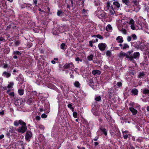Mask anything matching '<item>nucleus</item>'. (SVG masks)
Here are the masks:
<instances>
[{
  "label": "nucleus",
  "instance_id": "603ef678",
  "mask_svg": "<svg viewBox=\"0 0 149 149\" xmlns=\"http://www.w3.org/2000/svg\"><path fill=\"white\" fill-rule=\"evenodd\" d=\"M95 5L96 6H98L100 4L99 2L97 1H95Z\"/></svg>",
  "mask_w": 149,
  "mask_h": 149
},
{
  "label": "nucleus",
  "instance_id": "f257e3e1",
  "mask_svg": "<svg viewBox=\"0 0 149 149\" xmlns=\"http://www.w3.org/2000/svg\"><path fill=\"white\" fill-rule=\"evenodd\" d=\"M95 13L99 18H102L105 16L104 13L102 10H97L95 12Z\"/></svg>",
  "mask_w": 149,
  "mask_h": 149
},
{
  "label": "nucleus",
  "instance_id": "6e6d98bb",
  "mask_svg": "<svg viewBox=\"0 0 149 149\" xmlns=\"http://www.w3.org/2000/svg\"><path fill=\"white\" fill-rule=\"evenodd\" d=\"M129 132L128 131H125L122 132V133L123 134H127Z\"/></svg>",
  "mask_w": 149,
  "mask_h": 149
},
{
  "label": "nucleus",
  "instance_id": "58836bf2",
  "mask_svg": "<svg viewBox=\"0 0 149 149\" xmlns=\"http://www.w3.org/2000/svg\"><path fill=\"white\" fill-rule=\"evenodd\" d=\"M47 115L45 114V113H43L41 115V117L43 118H47Z\"/></svg>",
  "mask_w": 149,
  "mask_h": 149
},
{
  "label": "nucleus",
  "instance_id": "f8f14e48",
  "mask_svg": "<svg viewBox=\"0 0 149 149\" xmlns=\"http://www.w3.org/2000/svg\"><path fill=\"white\" fill-rule=\"evenodd\" d=\"M116 40L117 42L119 43H122L123 42V38L121 36H118L116 38Z\"/></svg>",
  "mask_w": 149,
  "mask_h": 149
},
{
  "label": "nucleus",
  "instance_id": "0e129e2a",
  "mask_svg": "<svg viewBox=\"0 0 149 149\" xmlns=\"http://www.w3.org/2000/svg\"><path fill=\"white\" fill-rule=\"evenodd\" d=\"M8 66L7 64H5L3 65V68H6Z\"/></svg>",
  "mask_w": 149,
  "mask_h": 149
},
{
  "label": "nucleus",
  "instance_id": "6e6552de",
  "mask_svg": "<svg viewBox=\"0 0 149 149\" xmlns=\"http://www.w3.org/2000/svg\"><path fill=\"white\" fill-rule=\"evenodd\" d=\"M146 47V45L144 43H141L139 45L137 46L136 48L141 50H143Z\"/></svg>",
  "mask_w": 149,
  "mask_h": 149
},
{
  "label": "nucleus",
  "instance_id": "9b49d317",
  "mask_svg": "<svg viewBox=\"0 0 149 149\" xmlns=\"http://www.w3.org/2000/svg\"><path fill=\"white\" fill-rule=\"evenodd\" d=\"M129 110L133 115H136L137 113V111L132 107H129Z\"/></svg>",
  "mask_w": 149,
  "mask_h": 149
},
{
  "label": "nucleus",
  "instance_id": "ddd939ff",
  "mask_svg": "<svg viewBox=\"0 0 149 149\" xmlns=\"http://www.w3.org/2000/svg\"><path fill=\"white\" fill-rule=\"evenodd\" d=\"M92 74L95 75H99L100 74L101 72L100 71L98 70H94L92 71Z\"/></svg>",
  "mask_w": 149,
  "mask_h": 149
},
{
  "label": "nucleus",
  "instance_id": "72a5a7b5",
  "mask_svg": "<svg viewBox=\"0 0 149 149\" xmlns=\"http://www.w3.org/2000/svg\"><path fill=\"white\" fill-rule=\"evenodd\" d=\"M121 31H122V33L123 34H126L127 33L125 29L123 28L122 29Z\"/></svg>",
  "mask_w": 149,
  "mask_h": 149
},
{
  "label": "nucleus",
  "instance_id": "09e8293b",
  "mask_svg": "<svg viewBox=\"0 0 149 149\" xmlns=\"http://www.w3.org/2000/svg\"><path fill=\"white\" fill-rule=\"evenodd\" d=\"M20 44V42L18 41H16L15 42V44L16 46H18Z\"/></svg>",
  "mask_w": 149,
  "mask_h": 149
},
{
  "label": "nucleus",
  "instance_id": "39448f33",
  "mask_svg": "<svg viewBox=\"0 0 149 149\" xmlns=\"http://www.w3.org/2000/svg\"><path fill=\"white\" fill-rule=\"evenodd\" d=\"M27 127L26 125H22L17 129V131L18 132L23 133L26 130Z\"/></svg>",
  "mask_w": 149,
  "mask_h": 149
},
{
  "label": "nucleus",
  "instance_id": "864d4df0",
  "mask_svg": "<svg viewBox=\"0 0 149 149\" xmlns=\"http://www.w3.org/2000/svg\"><path fill=\"white\" fill-rule=\"evenodd\" d=\"M39 127L41 129H42V130L44 129L45 127L44 126L42 125H40L39 126Z\"/></svg>",
  "mask_w": 149,
  "mask_h": 149
},
{
  "label": "nucleus",
  "instance_id": "4be33fe9",
  "mask_svg": "<svg viewBox=\"0 0 149 149\" xmlns=\"http://www.w3.org/2000/svg\"><path fill=\"white\" fill-rule=\"evenodd\" d=\"M100 130L106 136L107 135V131L104 128H100Z\"/></svg>",
  "mask_w": 149,
  "mask_h": 149
},
{
  "label": "nucleus",
  "instance_id": "7ed1b4c3",
  "mask_svg": "<svg viewBox=\"0 0 149 149\" xmlns=\"http://www.w3.org/2000/svg\"><path fill=\"white\" fill-rule=\"evenodd\" d=\"M128 23L129 24L131 25L130 27L132 30H137L139 29L138 27L134 26V21L132 19H130Z\"/></svg>",
  "mask_w": 149,
  "mask_h": 149
},
{
  "label": "nucleus",
  "instance_id": "bb28decb",
  "mask_svg": "<svg viewBox=\"0 0 149 149\" xmlns=\"http://www.w3.org/2000/svg\"><path fill=\"white\" fill-rule=\"evenodd\" d=\"M74 86L77 87H80V84L78 81H76L74 83Z\"/></svg>",
  "mask_w": 149,
  "mask_h": 149
},
{
  "label": "nucleus",
  "instance_id": "5fc2aeb1",
  "mask_svg": "<svg viewBox=\"0 0 149 149\" xmlns=\"http://www.w3.org/2000/svg\"><path fill=\"white\" fill-rule=\"evenodd\" d=\"M107 119L108 121H109L111 119V117L110 116H108V118H107Z\"/></svg>",
  "mask_w": 149,
  "mask_h": 149
},
{
  "label": "nucleus",
  "instance_id": "37998d69",
  "mask_svg": "<svg viewBox=\"0 0 149 149\" xmlns=\"http://www.w3.org/2000/svg\"><path fill=\"white\" fill-rule=\"evenodd\" d=\"M32 102V100L31 99H29L28 100L27 102L28 104H30Z\"/></svg>",
  "mask_w": 149,
  "mask_h": 149
},
{
  "label": "nucleus",
  "instance_id": "b1692460",
  "mask_svg": "<svg viewBox=\"0 0 149 149\" xmlns=\"http://www.w3.org/2000/svg\"><path fill=\"white\" fill-rule=\"evenodd\" d=\"M13 54L14 55L20 56L21 54V53L19 51H14L13 52Z\"/></svg>",
  "mask_w": 149,
  "mask_h": 149
},
{
  "label": "nucleus",
  "instance_id": "338daca9",
  "mask_svg": "<svg viewBox=\"0 0 149 149\" xmlns=\"http://www.w3.org/2000/svg\"><path fill=\"white\" fill-rule=\"evenodd\" d=\"M129 149H135V148L132 146H130Z\"/></svg>",
  "mask_w": 149,
  "mask_h": 149
},
{
  "label": "nucleus",
  "instance_id": "dca6fc26",
  "mask_svg": "<svg viewBox=\"0 0 149 149\" xmlns=\"http://www.w3.org/2000/svg\"><path fill=\"white\" fill-rule=\"evenodd\" d=\"M145 74L144 72H139L138 77L139 78H143V77L145 76Z\"/></svg>",
  "mask_w": 149,
  "mask_h": 149
},
{
  "label": "nucleus",
  "instance_id": "423d86ee",
  "mask_svg": "<svg viewBox=\"0 0 149 149\" xmlns=\"http://www.w3.org/2000/svg\"><path fill=\"white\" fill-rule=\"evenodd\" d=\"M63 68L65 69L68 68H71L73 69L74 68V66L72 63H66L63 66Z\"/></svg>",
  "mask_w": 149,
  "mask_h": 149
},
{
  "label": "nucleus",
  "instance_id": "ea45409f",
  "mask_svg": "<svg viewBox=\"0 0 149 149\" xmlns=\"http://www.w3.org/2000/svg\"><path fill=\"white\" fill-rule=\"evenodd\" d=\"M127 40L128 42H130L132 40V37L131 36H128L127 37Z\"/></svg>",
  "mask_w": 149,
  "mask_h": 149
},
{
  "label": "nucleus",
  "instance_id": "680f3d73",
  "mask_svg": "<svg viewBox=\"0 0 149 149\" xmlns=\"http://www.w3.org/2000/svg\"><path fill=\"white\" fill-rule=\"evenodd\" d=\"M33 1L34 3L36 5V4H37V0H33Z\"/></svg>",
  "mask_w": 149,
  "mask_h": 149
},
{
  "label": "nucleus",
  "instance_id": "c756f323",
  "mask_svg": "<svg viewBox=\"0 0 149 149\" xmlns=\"http://www.w3.org/2000/svg\"><path fill=\"white\" fill-rule=\"evenodd\" d=\"M133 3L134 4L135 6H139V2L137 0H134L133 1Z\"/></svg>",
  "mask_w": 149,
  "mask_h": 149
},
{
  "label": "nucleus",
  "instance_id": "e2e57ef3",
  "mask_svg": "<svg viewBox=\"0 0 149 149\" xmlns=\"http://www.w3.org/2000/svg\"><path fill=\"white\" fill-rule=\"evenodd\" d=\"M94 145L95 146H96L98 145V143L97 142H95Z\"/></svg>",
  "mask_w": 149,
  "mask_h": 149
},
{
  "label": "nucleus",
  "instance_id": "473e14b6",
  "mask_svg": "<svg viewBox=\"0 0 149 149\" xmlns=\"http://www.w3.org/2000/svg\"><path fill=\"white\" fill-rule=\"evenodd\" d=\"M68 107L70 108L72 111H74V108L72 107V105L71 104H69L68 105Z\"/></svg>",
  "mask_w": 149,
  "mask_h": 149
},
{
  "label": "nucleus",
  "instance_id": "de8ad7c7",
  "mask_svg": "<svg viewBox=\"0 0 149 149\" xmlns=\"http://www.w3.org/2000/svg\"><path fill=\"white\" fill-rule=\"evenodd\" d=\"M147 110L148 112V113L147 114V116L149 118V107L148 106L147 107Z\"/></svg>",
  "mask_w": 149,
  "mask_h": 149
},
{
  "label": "nucleus",
  "instance_id": "052dcab7",
  "mask_svg": "<svg viewBox=\"0 0 149 149\" xmlns=\"http://www.w3.org/2000/svg\"><path fill=\"white\" fill-rule=\"evenodd\" d=\"M4 137V135L3 134L0 135V139H2Z\"/></svg>",
  "mask_w": 149,
  "mask_h": 149
},
{
  "label": "nucleus",
  "instance_id": "a18cd8bd",
  "mask_svg": "<svg viewBox=\"0 0 149 149\" xmlns=\"http://www.w3.org/2000/svg\"><path fill=\"white\" fill-rule=\"evenodd\" d=\"M8 94L10 96L14 97V93L13 92L9 93Z\"/></svg>",
  "mask_w": 149,
  "mask_h": 149
},
{
  "label": "nucleus",
  "instance_id": "c9c22d12",
  "mask_svg": "<svg viewBox=\"0 0 149 149\" xmlns=\"http://www.w3.org/2000/svg\"><path fill=\"white\" fill-rule=\"evenodd\" d=\"M95 99L96 101H99L101 100V97L100 96L97 97L95 98Z\"/></svg>",
  "mask_w": 149,
  "mask_h": 149
},
{
  "label": "nucleus",
  "instance_id": "2eb2a0df",
  "mask_svg": "<svg viewBox=\"0 0 149 149\" xmlns=\"http://www.w3.org/2000/svg\"><path fill=\"white\" fill-rule=\"evenodd\" d=\"M107 6V7L108 9H111L113 10V8L112 6L110 3L109 1H108L106 3Z\"/></svg>",
  "mask_w": 149,
  "mask_h": 149
},
{
  "label": "nucleus",
  "instance_id": "412c9836",
  "mask_svg": "<svg viewBox=\"0 0 149 149\" xmlns=\"http://www.w3.org/2000/svg\"><path fill=\"white\" fill-rule=\"evenodd\" d=\"M9 84L8 85L7 87L8 88H12L14 85V83L13 82H9Z\"/></svg>",
  "mask_w": 149,
  "mask_h": 149
},
{
  "label": "nucleus",
  "instance_id": "13d9d810",
  "mask_svg": "<svg viewBox=\"0 0 149 149\" xmlns=\"http://www.w3.org/2000/svg\"><path fill=\"white\" fill-rule=\"evenodd\" d=\"M133 52L132 51H128L127 52V54L129 56V55L132 52Z\"/></svg>",
  "mask_w": 149,
  "mask_h": 149
},
{
  "label": "nucleus",
  "instance_id": "a19ab883",
  "mask_svg": "<svg viewBox=\"0 0 149 149\" xmlns=\"http://www.w3.org/2000/svg\"><path fill=\"white\" fill-rule=\"evenodd\" d=\"M14 125L15 126H17L19 125V122H18L17 121H15L14 122Z\"/></svg>",
  "mask_w": 149,
  "mask_h": 149
},
{
  "label": "nucleus",
  "instance_id": "6ab92c4d",
  "mask_svg": "<svg viewBox=\"0 0 149 149\" xmlns=\"http://www.w3.org/2000/svg\"><path fill=\"white\" fill-rule=\"evenodd\" d=\"M113 5L116 6L117 8H119L120 7V4L117 1H115L113 2Z\"/></svg>",
  "mask_w": 149,
  "mask_h": 149
},
{
  "label": "nucleus",
  "instance_id": "774afa93",
  "mask_svg": "<svg viewBox=\"0 0 149 149\" xmlns=\"http://www.w3.org/2000/svg\"><path fill=\"white\" fill-rule=\"evenodd\" d=\"M98 139V137H96L95 138H94L93 139V140L95 141H96Z\"/></svg>",
  "mask_w": 149,
  "mask_h": 149
},
{
  "label": "nucleus",
  "instance_id": "1a4fd4ad",
  "mask_svg": "<svg viewBox=\"0 0 149 149\" xmlns=\"http://www.w3.org/2000/svg\"><path fill=\"white\" fill-rule=\"evenodd\" d=\"M140 54L138 52H136L134 53L133 56H132L133 57V59L134 58L136 59H138L139 56ZM131 61H134V60L133 59V60H131Z\"/></svg>",
  "mask_w": 149,
  "mask_h": 149
},
{
  "label": "nucleus",
  "instance_id": "49530a36",
  "mask_svg": "<svg viewBox=\"0 0 149 149\" xmlns=\"http://www.w3.org/2000/svg\"><path fill=\"white\" fill-rule=\"evenodd\" d=\"M82 13H83L86 15L87 14V10H85L84 9H83L82 10Z\"/></svg>",
  "mask_w": 149,
  "mask_h": 149
},
{
  "label": "nucleus",
  "instance_id": "4468645a",
  "mask_svg": "<svg viewBox=\"0 0 149 149\" xmlns=\"http://www.w3.org/2000/svg\"><path fill=\"white\" fill-rule=\"evenodd\" d=\"M138 91L136 88L132 89L131 91V92L134 95H137L138 94Z\"/></svg>",
  "mask_w": 149,
  "mask_h": 149
},
{
  "label": "nucleus",
  "instance_id": "aec40b11",
  "mask_svg": "<svg viewBox=\"0 0 149 149\" xmlns=\"http://www.w3.org/2000/svg\"><path fill=\"white\" fill-rule=\"evenodd\" d=\"M67 46L64 43H62L61 45V48L62 49H65L67 48Z\"/></svg>",
  "mask_w": 149,
  "mask_h": 149
},
{
  "label": "nucleus",
  "instance_id": "f03ea898",
  "mask_svg": "<svg viewBox=\"0 0 149 149\" xmlns=\"http://www.w3.org/2000/svg\"><path fill=\"white\" fill-rule=\"evenodd\" d=\"M119 57L120 58H123L125 56L126 58H129L130 60H133V57L132 56H130L129 55L124 52H121L119 54Z\"/></svg>",
  "mask_w": 149,
  "mask_h": 149
},
{
  "label": "nucleus",
  "instance_id": "4c0bfd02",
  "mask_svg": "<svg viewBox=\"0 0 149 149\" xmlns=\"http://www.w3.org/2000/svg\"><path fill=\"white\" fill-rule=\"evenodd\" d=\"M73 115L74 118H77V113L76 112H73Z\"/></svg>",
  "mask_w": 149,
  "mask_h": 149
},
{
  "label": "nucleus",
  "instance_id": "c03bdc74",
  "mask_svg": "<svg viewBox=\"0 0 149 149\" xmlns=\"http://www.w3.org/2000/svg\"><path fill=\"white\" fill-rule=\"evenodd\" d=\"M123 137L125 139H127L128 137V135L127 134H123Z\"/></svg>",
  "mask_w": 149,
  "mask_h": 149
},
{
  "label": "nucleus",
  "instance_id": "c85d7f7f",
  "mask_svg": "<svg viewBox=\"0 0 149 149\" xmlns=\"http://www.w3.org/2000/svg\"><path fill=\"white\" fill-rule=\"evenodd\" d=\"M122 1L126 5H127L130 3L129 0H122Z\"/></svg>",
  "mask_w": 149,
  "mask_h": 149
},
{
  "label": "nucleus",
  "instance_id": "f3484780",
  "mask_svg": "<svg viewBox=\"0 0 149 149\" xmlns=\"http://www.w3.org/2000/svg\"><path fill=\"white\" fill-rule=\"evenodd\" d=\"M129 46L127 44L125 43L123 45V47H121V49L124 50L127 48H129Z\"/></svg>",
  "mask_w": 149,
  "mask_h": 149
},
{
  "label": "nucleus",
  "instance_id": "a878e982",
  "mask_svg": "<svg viewBox=\"0 0 149 149\" xmlns=\"http://www.w3.org/2000/svg\"><path fill=\"white\" fill-rule=\"evenodd\" d=\"M18 92L20 95H22L24 94V91L22 89H19Z\"/></svg>",
  "mask_w": 149,
  "mask_h": 149
},
{
  "label": "nucleus",
  "instance_id": "7c9ffc66",
  "mask_svg": "<svg viewBox=\"0 0 149 149\" xmlns=\"http://www.w3.org/2000/svg\"><path fill=\"white\" fill-rule=\"evenodd\" d=\"M132 38L133 40H136L137 39V37L135 34H133L131 35Z\"/></svg>",
  "mask_w": 149,
  "mask_h": 149
},
{
  "label": "nucleus",
  "instance_id": "8fccbe9b",
  "mask_svg": "<svg viewBox=\"0 0 149 149\" xmlns=\"http://www.w3.org/2000/svg\"><path fill=\"white\" fill-rule=\"evenodd\" d=\"M75 60L77 61H82V60L80 59L79 57H77L76 58Z\"/></svg>",
  "mask_w": 149,
  "mask_h": 149
},
{
  "label": "nucleus",
  "instance_id": "a211bd4d",
  "mask_svg": "<svg viewBox=\"0 0 149 149\" xmlns=\"http://www.w3.org/2000/svg\"><path fill=\"white\" fill-rule=\"evenodd\" d=\"M112 30V28L111 25L109 24L106 27V30L109 32H111Z\"/></svg>",
  "mask_w": 149,
  "mask_h": 149
},
{
  "label": "nucleus",
  "instance_id": "69168bd1",
  "mask_svg": "<svg viewBox=\"0 0 149 149\" xmlns=\"http://www.w3.org/2000/svg\"><path fill=\"white\" fill-rule=\"evenodd\" d=\"M13 58L14 59H17V56L16 55H14L13 57Z\"/></svg>",
  "mask_w": 149,
  "mask_h": 149
},
{
  "label": "nucleus",
  "instance_id": "f704fd0d",
  "mask_svg": "<svg viewBox=\"0 0 149 149\" xmlns=\"http://www.w3.org/2000/svg\"><path fill=\"white\" fill-rule=\"evenodd\" d=\"M63 13V12L61 10H58L57 13V15L58 16H60Z\"/></svg>",
  "mask_w": 149,
  "mask_h": 149
},
{
  "label": "nucleus",
  "instance_id": "cd10ccee",
  "mask_svg": "<svg viewBox=\"0 0 149 149\" xmlns=\"http://www.w3.org/2000/svg\"><path fill=\"white\" fill-rule=\"evenodd\" d=\"M93 37H97V38H99V39L102 40L103 38V37L101 36V35L98 34L97 35H94L93 36Z\"/></svg>",
  "mask_w": 149,
  "mask_h": 149
},
{
  "label": "nucleus",
  "instance_id": "e433bc0d",
  "mask_svg": "<svg viewBox=\"0 0 149 149\" xmlns=\"http://www.w3.org/2000/svg\"><path fill=\"white\" fill-rule=\"evenodd\" d=\"M106 54L107 56H109L111 55V52L110 51H108L106 53Z\"/></svg>",
  "mask_w": 149,
  "mask_h": 149
},
{
  "label": "nucleus",
  "instance_id": "3c124183",
  "mask_svg": "<svg viewBox=\"0 0 149 149\" xmlns=\"http://www.w3.org/2000/svg\"><path fill=\"white\" fill-rule=\"evenodd\" d=\"M36 119L37 120H40V117L39 116H37L36 118Z\"/></svg>",
  "mask_w": 149,
  "mask_h": 149
},
{
  "label": "nucleus",
  "instance_id": "bf43d9fd",
  "mask_svg": "<svg viewBox=\"0 0 149 149\" xmlns=\"http://www.w3.org/2000/svg\"><path fill=\"white\" fill-rule=\"evenodd\" d=\"M111 91L110 90L109 92H110V94H111L113 93V91H112V89H113V87L111 88Z\"/></svg>",
  "mask_w": 149,
  "mask_h": 149
},
{
  "label": "nucleus",
  "instance_id": "20e7f679",
  "mask_svg": "<svg viewBox=\"0 0 149 149\" xmlns=\"http://www.w3.org/2000/svg\"><path fill=\"white\" fill-rule=\"evenodd\" d=\"M32 136V132L30 131H28L26 132V133L25 139L26 140L29 141Z\"/></svg>",
  "mask_w": 149,
  "mask_h": 149
},
{
  "label": "nucleus",
  "instance_id": "9d476101",
  "mask_svg": "<svg viewBox=\"0 0 149 149\" xmlns=\"http://www.w3.org/2000/svg\"><path fill=\"white\" fill-rule=\"evenodd\" d=\"M2 75L4 77H5L6 78H8L11 76V74L9 72H7L6 71H4L2 73Z\"/></svg>",
  "mask_w": 149,
  "mask_h": 149
},
{
  "label": "nucleus",
  "instance_id": "79ce46f5",
  "mask_svg": "<svg viewBox=\"0 0 149 149\" xmlns=\"http://www.w3.org/2000/svg\"><path fill=\"white\" fill-rule=\"evenodd\" d=\"M117 85L118 86V87H120L122 86V83L120 82H118L117 84Z\"/></svg>",
  "mask_w": 149,
  "mask_h": 149
},
{
  "label": "nucleus",
  "instance_id": "0eeeda50",
  "mask_svg": "<svg viewBox=\"0 0 149 149\" xmlns=\"http://www.w3.org/2000/svg\"><path fill=\"white\" fill-rule=\"evenodd\" d=\"M106 46V44L104 43H101L98 45L99 49L101 51L104 50Z\"/></svg>",
  "mask_w": 149,
  "mask_h": 149
},
{
  "label": "nucleus",
  "instance_id": "393cba45",
  "mask_svg": "<svg viewBox=\"0 0 149 149\" xmlns=\"http://www.w3.org/2000/svg\"><path fill=\"white\" fill-rule=\"evenodd\" d=\"M143 93L145 95H148L149 94V90L145 89H143Z\"/></svg>",
  "mask_w": 149,
  "mask_h": 149
},
{
  "label": "nucleus",
  "instance_id": "2f4dec72",
  "mask_svg": "<svg viewBox=\"0 0 149 149\" xmlns=\"http://www.w3.org/2000/svg\"><path fill=\"white\" fill-rule=\"evenodd\" d=\"M19 123L22 125H26V123L22 120H19Z\"/></svg>",
  "mask_w": 149,
  "mask_h": 149
},
{
  "label": "nucleus",
  "instance_id": "5701e85b",
  "mask_svg": "<svg viewBox=\"0 0 149 149\" xmlns=\"http://www.w3.org/2000/svg\"><path fill=\"white\" fill-rule=\"evenodd\" d=\"M93 54H91L87 57V58L88 61H91L93 60Z\"/></svg>",
  "mask_w": 149,
  "mask_h": 149
},
{
  "label": "nucleus",
  "instance_id": "4d7b16f0",
  "mask_svg": "<svg viewBox=\"0 0 149 149\" xmlns=\"http://www.w3.org/2000/svg\"><path fill=\"white\" fill-rule=\"evenodd\" d=\"M89 43L91 47H92L93 46V44H92L93 42H92V41H90L89 42Z\"/></svg>",
  "mask_w": 149,
  "mask_h": 149
}]
</instances>
